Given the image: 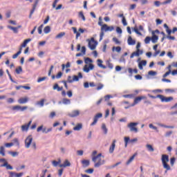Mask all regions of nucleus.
Segmentation results:
<instances>
[{"mask_svg": "<svg viewBox=\"0 0 177 177\" xmlns=\"http://www.w3.org/2000/svg\"><path fill=\"white\" fill-rule=\"evenodd\" d=\"M161 161L163 165V168L167 169V171H169L171 169V166L168 165V162H169V156L168 155L162 154Z\"/></svg>", "mask_w": 177, "mask_h": 177, "instance_id": "1", "label": "nucleus"}, {"mask_svg": "<svg viewBox=\"0 0 177 177\" xmlns=\"http://www.w3.org/2000/svg\"><path fill=\"white\" fill-rule=\"evenodd\" d=\"M139 48H140V42H138L136 45V51L133 52L131 56H130V59H133V57H135V56H136L137 57L140 56V55H143V50H140L139 49Z\"/></svg>", "mask_w": 177, "mask_h": 177, "instance_id": "2", "label": "nucleus"}, {"mask_svg": "<svg viewBox=\"0 0 177 177\" xmlns=\"http://www.w3.org/2000/svg\"><path fill=\"white\" fill-rule=\"evenodd\" d=\"M138 125H139V122H130L127 124V127L130 129V132H134L135 133H138L139 130L138 129Z\"/></svg>", "mask_w": 177, "mask_h": 177, "instance_id": "3", "label": "nucleus"}, {"mask_svg": "<svg viewBox=\"0 0 177 177\" xmlns=\"http://www.w3.org/2000/svg\"><path fill=\"white\" fill-rule=\"evenodd\" d=\"M88 41V48L91 50H95L96 49V46H97V41H95V38L91 37V40L87 39Z\"/></svg>", "mask_w": 177, "mask_h": 177, "instance_id": "4", "label": "nucleus"}, {"mask_svg": "<svg viewBox=\"0 0 177 177\" xmlns=\"http://www.w3.org/2000/svg\"><path fill=\"white\" fill-rule=\"evenodd\" d=\"M157 97L158 99H160L161 102H165V103H168L169 102H172V100H174V97H165L164 95H157Z\"/></svg>", "mask_w": 177, "mask_h": 177, "instance_id": "5", "label": "nucleus"}, {"mask_svg": "<svg viewBox=\"0 0 177 177\" xmlns=\"http://www.w3.org/2000/svg\"><path fill=\"white\" fill-rule=\"evenodd\" d=\"M31 143H32V136L29 135L25 140V147L26 149H30V146H31Z\"/></svg>", "mask_w": 177, "mask_h": 177, "instance_id": "6", "label": "nucleus"}, {"mask_svg": "<svg viewBox=\"0 0 177 177\" xmlns=\"http://www.w3.org/2000/svg\"><path fill=\"white\" fill-rule=\"evenodd\" d=\"M107 24H103V26L101 27V32L100 35V41H102L103 39V37H104V32H107Z\"/></svg>", "mask_w": 177, "mask_h": 177, "instance_id": "7", "label": "nucleus"}, {"mask_svg": "<svg viewBox=\"0 0 177 177\" xmlns=\"http://www.w3.org/2000/svg\"><path fill=\"white\" fill-rule=\"evenodd\" d=\"M103 114L102 113H97L93 118V122L91 124V127L95 126V124H97L99 118H102Z\"/></svg>", "mask_w": 177, "mask_h": 177, "instance_id": "8", "label": "nucleus"}, {"mask_svg": "<svg viewBox=\"0 0 177 177\" xmlns=\"http://www.w3.org/2000/svg\"><path fill=\"white\" fill-rule=\"evenodd\" d=\"M28 107L27 106H21L20 105H16L12 106V110L14 111H24V110H27Z\"/></svg>", "mask_w": 177, "mask_h": 177, "instance_id": "9", "label": "nucleus"}, {"mask_svg": "<svg viewBox=\"0 0 177 177\" xmlns=\"http://www.w3.org/2000/svg\"><path fill=\"white\" fill-rule=\"evenodd\" d=\"M135 143V142H138V138H133L130 140L129 137H124V147H128V142Z\"/></svg>", "mask_w": 177, "mask_h": 177, "instance_id": "10", "label": "nucleus"}, {"mask_svg": "<svg viewBox=\"0 0 177 177\" xmlns=\"http://www.w3.org/2000/svg\"><path fill=\"white\" fill-rule=\"evenodd\" d=\"M93 68H95V66L93 64H89L88 67V65L86 64L83 68V71H84V73H89V71L93 70Z\"/></svg>", "mask_w": 177, "mask_h": 177, "instance_id": "11", "label": "nucleus"}, {"mask_svg": "<svg viewBox=\"0 0 177 177\" xmlns=\"http://www.w3.org/2000/svg\"><path fill=\"white\" fill-rule=\"evenodd\" d=\"M152 37H151V41L152 44H157L158 41V36L156 35L155 32H152Z\"/></svg>", "mask_w": 177, "mask_h": 177, "instance_id": "12", "label": "nucleus"}, {"mask_svg": "<svg viewBox=\"0 0 177 177\" xmlns=\"http://www.w3.org/2000/svg\"><path fill=\"white\" fill-rule=\"evenodd\" d=\"M39 2V0H36L35 2V5L32 6V9L30 11V15H29V19H31V17L34 14V12H35V8H37V6L38 5V3Z\"/></svg>", "mask_w": 177, "mask_h": 177, "instance_id": "13", "label": "nucleus"}, {"mask_svg": "<svg viewBox=\"0 0 177 177\" xmlns=\"http://www.w3.org/2000/svg\"><path fill=\"white\" fill-rule=\"evenodd\" d=\"M68 115H69V117H71L72 118L78 117V115H80V111L74 110L71 113H69Z\"/></svg>", "mask_w": 177, "mask_h": 177, "instance_id": "14", "label": "nucleus"}, {"mask_svg": "<svg viewBox=\"0 0 177 177\" xmlns=\"http://www.w3.org/2000/svg\"><path fill=\"white\" fill-rule=\"evenodd\" d=\"M71 163L67 159L65 160V161L64 162V164L59 165L60 168H66V167H71Z\"/></svg>", "mask_w": 177, "mask_h": 177, "instance_id": "15", "label": "nucleus"}, {"mask_svg": "<svg viewBox=\"0 0 177 177\" xmlns=\"http://www.w3.org/2000/svg\"><path fill=\"white\" fill-rule=\"evenodd\" d=\"M28 102V97H21L18 100V103L19 104H26V103Z\"/></svg>", "mask_w": 177, "mask_h": 177, "instance_id": "16", "label": "nucleus"}, {"mask_svg": "<svg viewBox=\"0 0 177 177\" xmlns=\"http://www.w3.org/2000/svg\"><path fill=\"white\" fill-rule=\"evenodd\" d=\"M127 44H128V45L133 46L136 44V41L135 39H132V37L129 36L128 39H127Z\"/></svg>", "mask_w": 177, "mask_h": 177, "instance_id": "17", "label": "nucleus"}, {"mask_svg": "<svg viewBox=\"0 0 177 177\" xmlns=\"http://www.w3.org/2000/svg\"><path fill=\"white\" fill-rule=\"evenodd\" d=\"M9 174L11 177H21L24 175V173H16L13 171H10Z\"/></svg>", "mask_w": 177, "mask_h": 177, "instance_id": "18", "label": "nucleus"}, {"mask_svg": "<svg viewBox=\"0 0 177 177\" xmlns=\"http://www.w3.org/2000/svg\"><path fill=\"white\" fill-rule=\"evenodd\" d=\"M147 64V61L142 60V61L139 62L138 68H140V70H143V66H146Z\"/></svg>", "mask_w": 177, "mask_h": 177, "instance_id": "19", "label": "nucleus"}, {"mask_svg": "<svg viewBox=\"0 0 177 177\" xmlns=\"http://www.w3.org/2000/svg\"><path fill=\"white\" fill-rule=\"evenodd\" d=\"M100 157H102V153H99L96 156L93 157L92 158L93 162H96V161H102V158H100Z\"/></svg>", "mask_w": 177, "mask_h": 177, "instance_id": "20", "label": "nucleus"}, {"mask_svg": "<svg viewBox=\"0 0 177 177\" xmlns=\"http://www.w3.org/2000/svg\"><path fill=\"white\" fill-rule=\"evenodd\" d=\"M143 99H146V96L137 97L134 99V102L135 104H138V103H140Z\"/></svg>", "mask_w": 177, "mask_h": 177, "instance_id": "21", "label": "nucleus"}, {"mask_svg": "<svg viewBox=\"0 0 177 177\" xmlns=\"http://www.w3.org/2000/svg\"><path fill=\"white\" fill-rule=\"evenodd\" d=\"M97 66L98 67H100L101 68H107V66L103 65L102 63H103V61L102 59H97Z\"/></svg>", "mask_w": 177, "mask_h": 177, "instance_id": "22", "label": "nucleus"}, {"mask_svg": "<svg viewBox=\"0 0 177 177\" xmlns=\"http://www.w3.org/2000/svg\"><path fill=\"white\" fill-rule=\"evenodd\" d=\"M53 89L54 91L57 90V92H60V91H63V87H60V86H59V84H55L53 86Z\"/></svg>", "mask_w": 177, "mask_h": 177, "instance_id": "23", "label": "nucleus"}, {"mask_svg": "<svg viewBox=\"0 0 177 177\" xmlns=\"http://www.w3.org/2000/svg\"><path fill=\"white\" fill-rule=\"evenodd\" d=\"M64 35H66V32H60L55 36V39H62V38H63V37H64Z\"/></svg>", "mask_w": 177, "mask_h": 177, "instance_id": "24", "label": "nucleus"}, {"mask_svg": "<svg viewBox=\"0 0 177 177\" xmlns=\"http://www.w3.org/2000/svg\"><path fill=\"white\" fill-rule=\"evenodd\" d=\"M103 164H104V160H100L95 163L94 167L95 168H99V167H100V165H103Z\"/></svg>", "mask_w": 177, "mask_h": 177, "instance_id": "25", "label": "nucleus"}, {"mask_svg": "<svg viewBox=\"0 0 177 177\" xmlns=\"http://www.w3.org/2000/svg\"><path fill=\"white\" fill-rule=\"evenodd\" d=\"M102 129L104 135H107V132L109 131V129H107V127H106V124L103 123L102 124Z\"/></svg>", "mask_w": 177, "mask_h": 177, "instance_id": "26", "label": "nucleus"}, {"mask_svg": "<svg viewBox=\"0 0 177 177\" xmlns=\"http://www.w3.org/2000/svg\"><path fill=\"white\" fill-rule=\"evenodd\" d=\"M81 129H82V124L81 123H79L73 128V131H81Z\"/></svg>", "mask_w": 177, "mask_h": 177, "instance_id": "27", "label": "nucleus"}, {"mask_svg": "<svg viewBox=\"0 0 177 177\" xmlns=\"http://www.w3.org/2000/svg\"><path fill=\"white\" fill-rule=\"evenodd\" d=\"M62 103L63 104H71V100H70V99H67V98H64L62 100Z\"/></svg>", "mask_w": 177, "mask_h": 177, "instance_id": "28", "label": "nucleus"}, {"mask_svg": "<svg viewBox=\"0 0 177 177\" xmlns=\"http://www.w3.org/2000/svg\"><path fill=\"white\" fill-rule=\"evenodd\" d=\"M8 28H9L10 30H12L13 32H15V34H17V32H19L18 28L8 26Z\"/></svg>", "mask_w": 177, "mask_h": 177, "instance_id": "29", "label": "nucleus"}, {"mask_svg": "<svg viewBox=\"0 0 177 177\" xmlns=\"http://www.w3.org/2000/svg\"><path fill=\"white\" fill-rule=\"evenodd\" d=\"M115 149V144H111V147H109L110 154H113V153H114Z\"/></svg>", "mask_w": 177, "mask_h": 177, "instance_id": "30", "label": "nucleus"}, {"mask_svg": "<svg viewBox=\"0 0 177 177\" xmlns=\"http://www.w3.org/2000/svg\"><path fill=\"white\" fill-rule=\"evenodd\" d=\"M36 104L40 106V107H44V105L45 104V99H41L39 102H37Z\"/></svg>", "mask_w": 177, "mask_h": 177, "instance_id": "31", "label": "nucleus"}, {"mask_svg": "<svg viewBox=\"0 0 177 177\" xmlns=\"http://www.w3.org/2000/svg\"><path fill=\"white\" fill-rule=\"evenodd\" d=\"M146 147H147L148 151H151V153H153V151H154V148L153 147V146L151 145L147 144L146 145Z\"/></svg>", "mask_w": 177, "mask_h": 177, "instance_id": "32", "label": "nucleus"}, {"mask_svg": "<svg viewBox=\"0 0 177 177\" xmlns=\"http://www.w3.org/2000/svg\"><path fill=\"white\" fill-rule=\"evenodd\" d=\"M135 157H136V155H133L129 160L126 162V165H129V164H131V162H132V161H133V160H135Z\"/></svg>", "mask_w": 177, "mask_h": 177, "instance_id": "33", "label": "nucleus"}, {"mask_svg": "<svg viewBox=\"0 0 177 177\" xmlns=\"http://www.w3.org/2000/svg\"><path fill=\"white\" fill-rule=\"evenodd\" d=\"M44 34H49L50 32V26H47L44 29Z\"/></svg>", "mask_w": 177, "mask_h": 177, "instance_id": "34", "label": "nucleus"}, {"mask_svg": "<svg viewBox=\"0 0 177 177\" xmlns=\"http://www.w3.org/2000/svg\"><path fill=\"white\" fill-rule=\"evenodd\" d=\"M82 164H83L84 167H89L90 162L88 160H82Z\"/></svg>", "mask_w": 177, "mask_h": 177, "instance_id": "35", "label": "nucleus"}, {"mask_svg": "<svg viewBox=\"0 0 177 177\" xmlns=\"http://www.w3.org/2000/svg\"><path fill=\"white\" fill-rule=\"evenodd\" d=\"M112 50H113V52H114L115 50L116 52H118V53H120V52H121V47H120V46H117V47L113 46V48H112Z\"/></svg>", "mask_w": 177, "mask_h": 177, "instance_id": "36", "label": "nucleus"}, {"mask_svg": "<svg viewBox=\"0 0 177 177\" xmlns=\"http://www.w3.org/2000/svg\"><path fill=\"white\" fill-rule=\"evenodd\" d=\"M0 154L3 156V157H5V147L1 146L0 147Z\"/></svg>", "mask_w": 177, "mask_h": 177, "instance_id": "37", "label": "nucleus"}, {"mask_svg": "<svg viewBox=\"0 0 177 177\" xmlns=\"http://www.w3.org/2000/svg\"><path fill=\"white\" fill-rule=\"evenodd\" d=\"M144 41H145V44H146L147 45V44H150V41H151V37L147 36L145 37Z\"/></svg>", "mask_w": 177, "mask_h": 177, "instance_id": "38", "label": "nucleus"}, {"mask_svg": "<svg viewBox=\"0 0 177 177\" xmlns=\"http://www.w3.org/2000/svg\"><path fill=\"white\" fill-rule=\"evenodd\" d=\"M84 63L86 64H88V63H93V60H92L91 58L89 57H86L84 59Z\"/></svg>", "mask_w": 177, "mask_h": 177, "instance_id": "39", "label": "nucleus"}, {"mask_svg": "<svg viewBox=\"0 0 177 177\" xmlns=\"http://www.w3.org/2000/svg\"><path fill=\"white\" fill-rule=\"evenodd\" d=\"M110 99H113V95H106L104 96V101L105 102H109Z\"/></svg>", "mask_w": 177, "mask_h": 177, "instance_id": "40", "label": "nucleus"}, {"mask_svg": "<svg viewBox=\"0 0 177 177\" xmlns=\"http://www.w3.org/2000/svg\"><path fill=\"white\" fill-rule=\"evenodd\" d=\"M165 92L166 93H174L175 89H172V88H166V89L165 90Z\"/></svg>", "mask_w": 177, "mask_h": 177, "instance_id": "41", "label": "nucleus"}, {"mask_svg": "<svg viewBox=\"0 0 177 177\" xmlns=\"http://www.w3.org/2000/svg\"><path fill=\"white\" fill-rule=\"evenodd\" d=\"M8 154L12 155V157H17V156H19V153L16 151H10Z\"/></svg>", "mask_w": 177, "mask_h": 177, "instance_id": "42", "label": "nucleus"}, {"mask_svg": "<svg viewBox=\"0 0 177 177\" xmlns=\"http://www.w3.org/2000/svg\"><path fill=\"white\" fill-rule=\"evenodd\" d=\"M106 64L109 68H110L111 70H113L114 68V65H113V64H111L110 62L107 61Z\"/></svg>", "mask_w": 177, "mask_h": 177, "instance_id": "43", "label": "nucleus"}, {"mask_svg": "<svg viewBox=\"0 0 177 177\" xmlns=\"http://www.w3.org/2000/svg\"><path fill=\"white\" fill-rule=\"evenodd\" d=\"M149 127L151 129H153L154 131H156V132H158V129H157V127L153 125V124H149Z\"/></svg>", "mask_w": 177, "mask_h": 177, "instance_id": "44", "label": "nucleus"}, {"mask_svg": "<svg viewBox=\"0 0 177 177\" xmlns=\"http://www.w3.org/2000/svg\"><path fill=\"white\" fill-rule=\"evenodd\" d=\"M12 143H14V146H19L20 143L19 142V139L17 138H15L13 140H12Z\"/></svg>", "mask_w": 177, "mask_h": 177, "instance_id": "45", "label": "nucleus"}, {"mask_svg": "<svg viewBox=\"0 0 177 177\" xmlns=\"http://www.w3.org/2000/svg\"><path fill=\"white\" fill-rule=\"evenodd\" d=\"M148 75H151L152 77H154L155 75H157V72L153 71H149L148 72Z\"/></svg>", "mask_w": 177, "mask_h": 177, "instance_id": "46", "label": "nucleus"}, {"mask_svg": "<svg viewBox=\"0 0 177 177\" xmlns=\"http://www.w3.org/2000/svg\"><path fill=\"white\" fill-rule=\"evenodd\" d=\"M23 71V68L21 66H19L17 68L15 69V72L17 74H20Z\"/></svg>", "mask_w": 177, "mask_h": 177, "instance_id": "47", "label": "nucleus"}, {"mask_svg": "<svg viewBox=\"0 0 177 177\" xmlns=\"http://www.w3.org/2000/svg\"><path fill=\"white\" fill-rule=\"evenodd\" d=\"M79 17H80L83 20V21H85L86 19H85V16L84 15V12H80Z\"/></svg>", "mask_w": 177, "mask_h": 177, "instance_id": "48", "label": "nucleus"}, {"mask_svg": "<svg viewBox=\"0 0 177 177\" xmlns=\"http://www.w3.org/2000/svg\"><path fill=\"white\" fill-rule=\"evenodd\" d=\"M28 127L27 124H25V125H22L21 126V131H23V132H24V131H28Z\"/></svg>", "mask_w": 177, "mask_h": 177, "instance_id": "49", "label": "nucleus"}, {"mask_svg": "<svg viewBox=\"0 0 177 177\" xmlns=\"http://www.w3.org/2000/svg\"><path fill=\"white\" fill-rule=\"evenodd\" d=\"M122 23L123 26H128V22H127V19H125V17H123V18L122 19Z\"/></svg>", "mask_w": 177, "mask_h": 177, "instance_id": "50", "label": "nucleus"}, {"mask_svg": "<svg viewBox=\"0 0 177 177\" xmlns=\"http://www.w3.org/2000/svg\"><path fill=\"white\" fill-rule=\"evenodd\" d=\"M113 41L114 43H115L117 45H120L121 44V41L117 39V37H113Z\"/></svg>", "mask_w": 177, "mask_h": 177, "instance_id": "51", "label": "nucleus"}, {"mask_svg": "<svg viewBox=\"0 0 177 177\" xmlns=\"http://www.w3.org/2000/svg\"><path fill=\"white\" fill-rule=\"evenodd\" d=\"M176 159H175V158H171L170 159V164L171 165V167H174V165L175 164V161Z\"/></svg>", "mask_w": 177, "mask_h": 177, "instance_id": "52", "label": "nucleus"}, {"mask_svg": "<svg viewBox=\"0 0 177 177\" xmlns=\"http://www.w3.org/2000/svg\"><path fill=\"white\" fill-rule=\"evenodd\" d=\"M6 169H13V167H12V165H8V162H6Z\"/></svg>", "mask_w": 177, "mask_h": 177, "instance_id": "53", "label": "nucleus"}, {"mask_svg": "<svg viewBox=\"0 0 177 177\" xmlns=\"http://www.w3.org/2000/svg\"><path fill=\"white\" fill-rule=\"evenodd\" d=\"M62 75H63V73L59 72L56 75L57 80H59V78H62Z\"/></svg>", "mask_w": 177, "mask_h": 177, "instance_id": "54", "label": "nucleus"}, {"mask_svg": "<svg viewBox=\"0 0 177 177\" xmlns=\"http://www.w3.org/2000/svg\"><path fill=\"white\" fill-rule=\"evenodd\" d=\"M171 2H172V0H166L162 3V5H168L171 3Z\"/></svg>", "mask_w": 177, "mask_h": 177, "instance_id": "55", "label": "nucleus"}, {"mask_svg": "<svg viewBox=\"0 0 177 177\" xmlns=\"http://www.w3.org/2000/svg\"><path fill=\"white\" fill-rule=\"evenodd\" d=\"M116 32H118V34H122V29H121V28L120 27H117Z\"/></svg>", "mask_w": 177, "mask_h": 177, "instance_id": "56", "label": "nucleus"}, {"mask_svg": "<svg viewBox=\"0 0 177 177\" xmlns=\"http://www.w3.org/2000/svg\"><path fill=\"white\" fill-rule=\"evenodd\" d=\"M73 82H78V81H80V77H78V76H77V75H73Z\"/></svg>", "mask_w": 177, "mask_h": 177, "instance_id": "57", "label": "nucleus"}, {"mask_svg": "<svg viewBox=\"0 0 177 177\" xmlns=\"http://www.w3.org/2000/svg\"><path fill=\"white\" fill-rule=\"evenodd\" d=\"M19 55H20V51H18L16 54L12 55V59H17Z\"/></svg>", "mask_w": 177, "mask_h": 177, "instance_id": "58", "label": "nucleus"}, {"mask_svg": "<svg viewBox=\"0 0 177 177\" xmlns=\"http://www.w3.org/2000/svg\"><path fill=\"white\" fill-rule=\"evenodd\" d=\"M171 135H172V131H170L166 132L165 136L166 138H169V136H171Z\"/></svg>", "mask_w": 177, "mask_h": 177, "instance_id": "59", "label": "nucleus"}, {"mask_svg": "<svg viewBox=\"0 0 177 177\" xmlns=\"http://www.w3.org/2000/svg\"><path fill=\"white\" fill-rule=\"evenodd\" d=\"M107 31H110V32L114 31V26H108L107 27Z\"/></svg>", "mask_w": 177, "mask_h": 177, "instance_id": "60", "label": "nucleus"}, {"mask_svg": "<svg viewBox=\"0 0 177 177\" xmlns=\"http://www.w3.org/2000/svg\"><path fill=\"white\" fill-rule=\"evenodd\" d=\"M86 174H93V169H88L85 171Z\"/></svg>", "mask_w": 177, "mask_h": 177, "instance_id": "61", "label": "nucleus"}, {"mask_svg": "<svg viewBox=\"0 0 177 177\" xmlns=\"http://www.w3.org/2000/svg\"><path fill=\"white\" fill-rule=\"evenodd\" d=\"M46 80V77H39V78L37 80V82H42V81H45Z\"/></svg>", "mask_w": 177, "mask_h": 177, "instance_id": "62", "label": "nucleus"}, {"mask_svg": "<svg viewBox=\"0 0 177 177\" xmlns=\"http://www.w3.org/2000/svg\"><path fill=\"white\" fill-rule=\"evenodd\" d=\"M5 146H6V147H12V146H14V143H12V142L6 143Z\"/></svg>", "mask_w": 177, "mask_h": 177, "instance_id": "63", "label": "nucleus"}, {"mask_svg": "<svg viewBox=\"0 0 177 177\" xmlns=\"http://www.w3.org/2000/svg\"><path fill=\"white\" fill-rule=\"evenodd\" d=\"M71 78H72L71 76H68L67 82H68L69 84H71L73 82V80Z\"/></svg>", "mask_w": 177, "mask_h": 177, "instance_id": "64", "label": "nucleus"}]
</instances>
